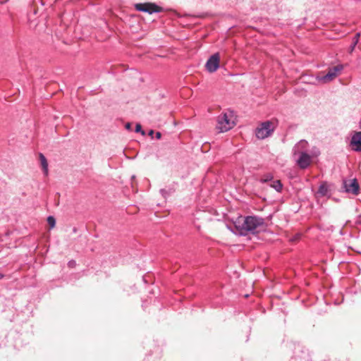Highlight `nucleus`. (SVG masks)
I'll list each match as a JSON object with an SVG mask.
<instances>
[{
  "instance_id": "f257e3e1",
  "label": "nucleus",
  "mask_w": 361,
  "mask_h": 361,
  "mask_svg": "<svg viewBox=\"0 0 361 361\" xmlns=\"http://www.w3.org/2000/svg\"><path fill=\"white\" fill-rule=\"evenodd\" d=\"M264 220L262 218L255 216H248L244 218L240 228V233L246 235L248 233H255L264 227Z\"/></svg>"
},
{
  "instance_id": "f03ea898",
  "label": "nucleus",
  "mask_w": 361,
  "mask_h": 361,
  "mask_svg": "<svg viewBox=\"0 0 361 361\" xmlns=\"http://www.w3.org/2000/svg\"><path fill=\"white\" fill-rule=\"evenodd\" d=\"M235 125V118L233 111L227 110L217 118L216 128L220 133L226 132Z\"/></svg>"
},
{
  "instance_id": "7ed1b4c3",
  "label": "nucleus",
  "mask_w": 361,
  "mask_h": 361,
  "mask_svg": "<svg viewBox=\"0 0 361 361\" xmlns=\"http://www.w3.org/2000/svg\"><path fill=\"white\" fill-rule=\"evenodd\" d=\"M276 127V124L274 121H267L262 123L256 129V136L259 139H264L270 136Z\"/></svg>"
},
{
  "instance_id": "20e7f679",
  "label": "nucleus",
  "mask_w": 361,
  "mask_h": 361,
  "mask_svg": "<svg viewBox=\"0 0 361 361\" xmlns=\"http://www.w3.org/2000/svg\"><path fill=\"white\" fill-rule=\"evenodd\" d=\"M135 8L137 11L146 12L149 14L154 13H160L163 11L162 8L157 6L154 3H139L135 5Z\"/></svg>"
},
{
  "instance_id": "39448f33",
  "label": "nucleus",
  "mask_w": 361,
  "mask_h": 361,
  "mask_svg": "<svg viewBox=\"0 0 361 361\" xmlns=\"http://www.w3.org/2000/svg\"><path fill=\"white\" fill-rule=\"evenodd\" d=\"M343 69V65H338L334 66L333 68L329 69L326 75L319 77V80L322 82L323 83L331 82L337 77L338 73H340Z\"/></svg>"
},
{
  "instance_id": "423d86ee",
  "label": "nucleus",
  "mask_w": 361,
  "mask_h": 361,
  "mask_svg": "<svg viewBox=\"0 0 361 361\" xmlns=\"http://www.w3.org/2000/svg\"><path fill=\"white\" fill-rule=\"evenodd\" d=\"M220 64V55L219 53H215L212 55L206 63V69L209 73L215 72L219 67Z\"/></svg>"
},
{
  "instance_id": "0eeeda50",
  "label": "nucleus",
  "mask_w": 361,
  "mask_h": 361,
  "mask_svg": "<svg viewBox=\"0 0 361 361\" xmlns=\"http://www.w3.org/2000/svg\"><path fill=\"white\" fill-rule=\"evenodd\" d=\"M343 185L346 192L353 195H357L359 193L360 186L357 179L354 178L353 180H344Z\"/></svg>"
},
{
  "instance_id": "6e6552de",
  "label": "nucleus",
  "mask_w": 361,
  "mask_h": 361,
  "mask_svg": "<svg viewBox=\"0 0 361 361\" xmlns=\"http://www.w3.org/2000/svg\"><path fill=\"white\" fill-rule=\"evenodd\" d=\"M312 163V157L306 152H301L297 164L301 169H307Z\"/></svg>"
},
{
  "instance_id": "1a4fd4ad",
  "label": "nucleus",
  "mask_w": 361,
  "mask_h": 361,
  "mask_svg": "<svg viewBox=\"0 0 361 361\" xmlns=\"http://www.w3.org/2000/svg\"><path fill=\"white\" fill-rule=\"evenodd\" d=\"M350 146L354 151L361 152V132H355L352 136Z\"/></svg>"
},
{
  "instance_id": "9d476101",
  "label": "nucleus",
  "mask_w": 361,
  "mask_h": 361,
  "mask_svg": "<svg viewBox=\"0 0 361 361\" xmlns=\"http://www.w3.org/2000/svg\"><path fill=\"white\" fill-rule=\"evenodd\" d=\"M39 161L41 163L42 168L43 169L45 176L48 175V162L46 157L43 154L40 153L39 155Z\"/></svg>"
},
{
  "instance_id": "9b49d317",
  "label": "nucleus",
  "mask_w": 361,
  "mask_h": 361,
  "mask_svg": "<svg viewBox=\"0 0 361 361\" xmlns=\"http://www.w3.org/2000/svg\"><path fill=\"white\" fill-rule=\"evenodd\" d=\"M317 194L321 197L329 195V188L326 183H322L319 187Z\"/></svg>"
},
{
  "instance_id": "f8f14e48",
  "label": "nucleus",
  "mask_w": 361,
  "mask_h": 361,
  "mask_svg": "<svg viewBox=\"0 0 361 361\" xmlns=\"http://www.w3.org/2000/svg\"><path fill=\"white\" fill-rule=\"evenodd\" d=\"M360 36V32L356 33L355 35L354 36V37L353 39L352 44L350 47V53H352L355 47L357 44V43L359 42Z\"/></svg>"
},
{
  "instance_id": "ddd939ff",
  "label": "nucleus",
  "mask_w": 361,
  "mask_h": 361,
  "mask_svg": "<svg viewBox=\"0 0 361 361\" xmlns=\"http://www.w3.org/2000/svg\"><path fill=\"white\" fill-rule=\"evenodd\" d=\"M274 178L273 175L271 173H268L266 174H264L261 176L259 181L261 183H268L271 180H272Z\"/></svg>"
},
{
  "instance_id": "4468645a",
  "label": "nucleus",
  "mask_w": 361,
  "mask_h": 361,
  "mask_svg": "<svg viewBox=\"0 0 361 361\" xmlns=\"http://www.w3.org/2000/svg\"><path fill=\"white\" fill-rule=\"evenodd\" d=\"M270 186L274 188L276 191L280 192L282 189V184L279 180H274Z\"/></svg>"
},
{
  "instance_id": "2eb2a0df",
  "label": "nucleus",
  "mask_w": 361,
  "mask_h": 361,
  "mask_svg": "<svg viewBox=\"0 0 361 361\" xmlns=\"http://www.w3.org/2000/svg\"><path fill=\"white\" fill-rule=\"evenodd\" d=\"M47 222L51 228H53L56 225V220L54 216H49L47 218Z\"/></svg>"
},
{
  "instance_id": "dca6fc26",
  "label": "nucleus",
  "mask_w": 361,
  "mask_h": 361,
  "mask_svg": "<svg viewBox=\"0 0 361 361\" xmlns=\"http://www.w3.org/2000/svg\"><path fill=\"white\" fill-rule=\"evenodd\" d=\"M135 132H137V133L141 132L142 135L145 134L144 131L142 130V127L140 124L136 125Z\"/></svg>"
},
{
  "instance_id": "f3484780",
  "label": "nucleus",
  "mask_w": 361,
  "mask_h": 361,
  "mask_svg": "<svg viewBox=\"0 0 361 361\" xmlns=\"http://www.w3.org/2000/svg\"><path fill=\"white\" fill-rule=\"evenodd\" d=\"M126 128L128 130H130L131 128V124L130 123H127L125 126Z\"/></svg>"
},
{
  "instance_id": "a211bd4d",
  "label": "nucleus",
  "mask_w": 361,
  "mask_h": 361,
  "mask_svg": "<svg viewBox=\"0 0 361 361\" xmlns=\"http://www.w3.org/2000/svg\"><path fill=\"white\" fill-rule=\"evenodd\" d=\"M161 133H160V132H157V133H156V137H157V139H160V138H161Z\"/></svg>"
},
{
  "instance_id": "6ab92c4d",
  "label": "nucleus",
  "mask_w": 361,
  "mask_h": 361,
  "mask_svg": "<svg viewBox=\"0 0 361 361\" xmlns=\"http://www.w3.org/2000/svg\"><path fill=\"white\" fill-rule=\"evenodd\" d=\"M74 264H75V262H73V261H71L68 262V266L70 267H73L74 266Z\"/></svg>"
},
{
  "instance_id": "aec40b11",
  "label": "nucleus",
  "mask_w": 361,
  "mask_h": 361,
  "mask_svg": "<svg viewBox=\"0 0 361 361\" xmlns=\"http://www.w3.org/2000/svg\"><path fill=\"white\" fill-rule=\"evenodd\" d=\"M302 147L307 145V142L305 140L301 141L300 143Z\"/></svg>"
},
{
  "instance_id": "412c9836",
  "label": "nucleus",
  "mask_w": 361,
  "mask_h": 361,
  "mask_svg": "<svg viewBox=\"0 0 361 361\" xmlns=\"http://www.w3.org/2000/svg\"><path fill=\"white\" fill-rule=\"evenodd\" d=\"M299 237H300V235H295V237H294L295 240L298 238H299Z\"/></svg>"
},
{
  "instance_id": "4be33fe9",
  "label": "nucleus",
  "mask_w": 361,
  "mask_h": 361,
  "mask_svg": "<svg viewBox=\"0 0 361 361\" xmlns=\"http://www.w3.org/2000/svg\"><path fill=\"white\" fill-rule=\"evenodd\" d=\"M4 277V274H2L1 273H0V279H3Z\"/></svg>"
}]
</instances>
